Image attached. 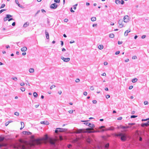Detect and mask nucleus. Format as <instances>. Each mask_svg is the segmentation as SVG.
Listing matches in <instances>:
<instances>
[{"label":"nucleus","mask_w":149,"mask_h":149,"mask_svg":"<svg viewBox=\"0 0 149 149\" xmlns=\"http://www.w3.org/2000/svg\"><path fill=\"white\" fill-rule=\"evenodd\" d=\"M21 143L18 145L19 148L21 149H30L31 145L26 142L24 143L23 144L22 141L21 140L20 141Z\"/></svg>","instance_id":"f257e3e1"},{"label":"nucleus","mask_w":149,"mask_h":149,"mask_svg":"<svg viewBox=\"0 0 149 149\" xmlns=\"http://www.w3.org/2000/svg\"><path fill=\"white\" fill-rule=\"evenodd\" d=\"M115 136H120V139L123 141H125L127 139V136L125 134L120 133L116 134Z\"/></svg>","instance_id":"f03ea898"},{"label":"nucleus","mask_w":149,"mask_h":149,"mask_svg":"<svg viewBox=\"0 0 149 149\" xmlns=\"http://www.w3.org/2000/svg\"><path fill=\"white\" fill-rule=\"evenodd\" d=\"M86 131L84 130L80 129H77L76 132V133L77 134H79L82 132H87L89 133H93L95 132V131H93L90 130V129L87 128L86 129Z\"/></svg>","instance_id":"7ed1b4c3"},{"label":"nucleus","mask_w":149,"mask_h":149,"mask_svg":"<svg viewBox=\"0 0 149 149\" xmlns=\"http://www.w3.org/2000/svg\"><path fill=\"white\" fill-rule=\"evenodd\" d=\"M42 140L40 139H35L33 141V145L35 144L39 145L41 143Z\"/></svg>","instance_id":"20e7f679"},{"label":"nucleus","mask_w":149,"mask_h":149,"mask_svg":"<svg viewBox=\"0 0 149 149\" xmlns=\"http://www.w3.org/2000/svg\"><path fill=\"white\" fill-rule=\"evenodd\" d=\"M65 129L63 128H57L55 131V132L58 133V132H61L64 131Z\"/></svg>","instance_id":"39448f33"},{"label":"nucleus","mask_w":149,"mask_h":149,"mask_svg":"<svg viewBox=\"0 0 149 149\" xmlns=\"http://www.w3.org/2000/svg\"><path fill=\"white\" fill-rule=\"evenodd\" d=\"M61 58L63 60L64 62H67L70 60V58H65L64 57L62 56L61 57Z\"/></svg>","instance_id":"423d86ee"},{"label":"nucleus","mask_w":149,"mask_h":149,"mask_svg":"<svg viewBox=\"0 0 149 149\" xmlns=\"http://www.w3.org/2000/svg\"><path fill=\"white\" fill-rule=\"evenodd\" d=\"M124 21L125 22L127 23L129 21V17L128 15L125 16L123 18Z\"/></svg>","instance_id":"0eeeda50"},{"label":"nucleus","mask_w":149,"mask_h":149,"mask_svg":"<svg viewBox=\"0 0 149 149\" xmlns=\"http://www.w3.org/2000/svg\"><path fill=\"white\" fill-rule=\"evenodd\" d=\"M123 22V20L122 19H120L118 21V23L119 24V27L120 28L123 27L124 26V25L122 24Z\"/></svg>","instance_id":"6e6552de"},{"label":"nucleus","mask_w":149,"mask_h":149,"mask_svg":"<svg viewBox=\"0 0 149 149\" xmlns=\"http://www.w3.org/2000/svg\"><path fill=\"white\" fill-rule=\"evenodd\" d=\"M57 5L56 3L52 4L50 6V8L51 9H55L57 8Z\"/></svg>","instance_id":"1a4fd4ad"},{"label":"nucleus","mask_w":149,"mask_h":149,"mask_svg":"<svg viewBox=\"0 0 149 149\" xmlns=\"http://www.w3.org/2000/svg\"><path fill=\"white\" fill-rule=\"evenodd\" d=\"M40 123L41 124H45L46 125H47L49 124V123L48 121H41Z\"/></svg>","instance_id":"9d476101"},{"label":"nucleus","mask_w":149,"mask_h":149,"mask_svg":"<svg viewBox=\"0 0 149 149\" xmlns=\"http://www.w3.org/2000/svg\"><path fill=\"white\" fill-rule=\"evenodd\" d=\"M45 33L46 35V38L47 39H49V35L47 31L46 30L45 31Z\"/></svg>","instance_id":"9b49d317"},{"label":"nucleus","mask_w":149,"mask_h":149,"mask_svg":"<svg viewBox=\"0 0 149 149\" xmlns=\"http://www.w3.org/2000/svg\"><path fill=\"white\" fill-rule=\"evenodd\" d=\"M149 125V124L148 123H143L141 124V126L142 127H144L145 126H148Z\"/></svg>","instance_id":"f8f14e48"},{"label":"nucleus","mask_w":149,"mask_h":149,"mask_svg":"<svg viewBox=\"0 0 149 149\" xmlns=\"http://www.w3.org/2000/svg\"><path fill=\"white\" fill-rule=\"evenodd\" d=\"M27 50V48L26 47H24L21 48V50L22 52H25Z\"/></svg>","instance_id":"ddd939ff"},{"label":"nucleus","mask_w":149,"mask_h":149,"mask_svg":"<svg viewBox=\"0 0 149 149\" xmlns=\"http://www.w3.org/2000/svg\"><path fill=\"white\" fill-rule=\"evenodd\" d=\"M130 30H126L125 33L124 35L125 36H127L128 33L130 32Z\"/></svg>","instance_id":"4468645a"},{"label":"nucleus","mask_w":149,"mask_h":149,"mask_svg":"<svg viewBox=\"0 0 149 149\" xmlns=\"http://www.w3.org/2000/svg\"><path fill=\"white\" fill-rule=\"evenodd\" d=\"M29 71L30 73H33L34 72V70L33 68H30L29 69Z\"/></svg>","instance_id":"2eb2a0df"},{"label":"nucleus","mask_w":149,"mask_h":149,"mask_svg":"<svg viewBox=\"0 0 149 149\" xmlns=\"http://www.w3.org/2000/svg\"><path fill=\"white\" fill-rule=\"evenodd\" d=\"M29 23L28 22H26L23 25V27H26L29 25Z\"/></svg>","instance_id":"dca6fc26"},{"label":"nucleus","mask_w":149,"mask_h":149,"mask_svg":"<svg viewBox=\"0 0 149 149\" xmlns=\"http://www.w3.org/2000/svg\"><path fill=\"white\" fill-rule=\"evenodd\" d=\"M120 127L121 128L125 129H127V128H129V126H124L121 125L120 126Z\"/></svg>","instance_id":"f3484780"},{"label":"nucleus","mask_w":149,"mask_h":149,"mask_svg":"<svg viewBox=\"0 0 149 149\" xmlns=\"http://www.w3.org/2000/svg\"><path fill=\"white\" fill-rule=\"evenodd\" d=\"M137 81V79L136 78H134V79H133L132 80V81L133 83H135Z\"/></svg>","instance_id":"a211bd4d"},{"label":"nucleus","mask_w":149,"mask_h":149,"mask_svg":"<svg viewBox=\"0 0 149 149\" xmlns=\"http://www.w3.org/2000/svg\"><path fill=\"white\" fill-rule=\"evenodd\" d=\"M114 37V35L113 33H111L109 34V37L111 38H113Z\"/></svg>","instance_id":"6ab92c4d"},{"label":"nucleus","mask_w":149,"mask_h":149,"mask_svg":"<svg viewBox=\"0 0 149 149\" xmlns=\"http://www.w3.org/2000/svg\"><path fill=\"white\" fill-rule=\"evenodd\" d=\"M88 126L92 129L95 127V125L91 123V125H89Z\"/></svg>","instance_id":"aec40b11"},{"label":"nucleus","mask_w":149,"mask_h":149,"mask_svg":"<svg viewBox=\"0 0 149 149\" xmlns=\"http://www.w3.org/2000/svg\"><path fill=\"white\" fill-rule=\"evenodd\" d=\"M96 18L95 17H93L91 18V19L92 21H94L96 20Z\"/></svg>","instance_id":"412c9836"},{"label":"nucleus","mask_w":149,"mask_h":149,"mask_svg":"<svg viewBox=\"0 0 149 149\" xmlns=\"http://www.w3.org/2000/svg\"><path fill=\"white\" fill-rule=\"evenodd\" d=\"M103 48V46L102 45H99L98 46V48L100 49H101Z\"/></svg>","instance_id":"4be33fe9"},{"label":"nucleus","mask_w":149,"mask_h":149,"mask_svg":"<svg viewBox=\"0 0 149 149\" xmlns=\"http://www.w3.org/2000/svg\"><path fill=\"white\" fill-rule=\"evenodd\" d=\"M108 128L109 130H113L114 129V127H109Z\"/></svg>","instance_id":"5701e85b"},{"label":"nucleus","mask_w":149,"mask_h":149,"mask_svg":"<svg viewBox=\"0 0 149 149\" xmlns=\"http://www.w3.org/2000/svg\"><path fill=\"white\" fill-rule=\"evenodd\" d=\"M33 95L34 97H36L38 96V94L36 92H34L33 93Z\"/></svg>","instance_id":"b1692460"},{"label":"nucleus","mask_w":149,"mask_h":149,"mask_svg":"<svg viewBox=\"0 0 149 149\" xmlns=\"http://www.w3.org/2000/svg\"><path fill=\"white\" fill-rule=\"evenodd\" d=\"M109 143H108L106 144L105 145V149H107L109 148Z\"/></svg>","instance_id":"393cba45"},{"label":"nucleus","mask_w":149,"mask_h":149,"mask_svg":"<svg viewBox=\"0 0 149 149\" xmlns=\"http://www.w3.org/2000/svg\"><path fill=\"white\" fill-rule=\"evenodd\" d=\"M12 15H9V14H7L6 15V17H7V18H8V19H9L10 17H12Z\"/></svg>","instance_id":"a878e982"},{"label":"nucleus","mask_w":149,"mask_h":149,"mask_svg":"<svg viewBox=\"0 0 149 149\" xmlns=\"http://www.w3.org/2000/svg\"><path fill=\"white\" fill-rule=\"evenodd\" d=\"M115 3L117 4H118L120 3V1L119 0H116L115 1Z\"/></svg>","instance_id":"bb28decb"},{"label":"nucleus","mask_w":149,"mask_h":149,"mask_svg":"<svg viewBox=\"0 0 149 149\" xmlns=\"http://www.w3.org/2000/svg\"><path fill=\"white\" fill-rule=\"evenodd\" d=\"M12 79H13V80L15 81H17V77H13L12 78Z\"/></svg>","instance_id":"cd10ccee"},{"label":"nucleus","mask_w":149,"mask_h":149,"mask_svg":"<svg viewBox=\"0 0 149 149\" xmlns=\"http://www.w3.org/2000/svg\"><path fill=\"white\" fill-rule=\"evenodd\" d=\"M84 124L86 125L89 126V125H91V123L88 122L85 123Z\"/></svg>","instance_id":"c85d7f7f"},{"label":"nucleus","mask_w":149,"mask_h":149,"mask_svg":"<svg viewBox=\"0 0 149 149\" xmlns=\"http://www.w3.org/2000/svg\"><path fill=\"white\" fill-rule=\"evenodd\" d=\"M40 10H38L37 11V12L35 14V15L34 16V17H36V15H37L38 14L39 12H40Z\"/></svg>","instance_id":"c756f323"},{"label":"nucleus","mask_w":149,"mask_h":149,"mask_svg":"<svg viewBox=\"0 0 149 149\" xmlns=\"http://www.w3.org/2000/svg\"><path fill=\"white\" fill-rule=\"evenodd\" d=\"M20 89H21V90L22 91H25V88H24V87H21V88Z\"/></svg>","instance_id":"7c9ffc66"},{"label":"nucleus","mask_w":149,"mask_h":149,"mask_svg":"<svg viewBox=\"0 0 149 149\" xmlns=\"http://www.w3.org/2000/svg\"><path fill=\"white\" fill-rule=\"evenodd\" d=\"M56 87V86L55 85H52L50 87V89H52L53 88H55Z\"/></svg>","instance_id":"2f4dec72"},{"label":"nucleus","mask_w":149,"mask_h":149,"mask_svg":"<svg viewBox=\"0 0 149 149\" xmlns=\"http://www.w3.org/2000/svg\"><path fill=\"white\" fill-rule=\"evenodd\" d=\"M50 143L53 145H54L55 144V141H50Z\"/></svg>","instance_id":"473e14b6"},{"label":"nucleus","mask_w":149,"mask_h":149,"mask_svg":"<svg viewBox=\"0 0 149 149\" xmlns=\"http://www.w3.org/2000/svg\"><path fill=\"white\" fill-rule=\"evenodd\" d=\"M5 6V5L4 4H2L1 7H0V8H3Z\"/></svg>","instance_id":"72a5a7b5"},{"label":"nucleus","mask_w":149,"mask_h":149,"mask_svg":"<svg viewBox=\"0 0 149 149\" xmlns=\"http://www.w3.org/2000/svg\"><path fill=\"white\" fill-rule=\"evenodd\" d=\"M48 139V137L47 136V135H45V138H43V139H45V140H47Z\"/></svg>","instance_id":"f704fd0d"},{"label":"nucleus","mask_w":149,"mask_h":149,"mask_svg":"<svg viewBox=\"0 0 149 149\" xmlns=\"http://www.w3.org/2000/svg\"><path fill=\"white\" fill-rule=\"evenodd\" d=\"M14 114L17 116H18L19 115V113L18 112H16Z\"/></svg>","instance_id":"c9c22d12"},{"label":"nucleus","mask_w":149,"mask_h":149,"mask_svg":"<svg viewBox=\"0 0 149 149\" xmlns=\"http://www.w3.org/2000/svg\"><path fill=\"white\" fill-rule=\"evenodd\" d=\"M4 138L0 136V142L4 140Z\"/></svg>","instance_id":"e433bc0d"},{"label":"nucleus","mask_w":149,"mask_h":149,"mask_svg":"<svg viewBox=\"0 0 149 149\" xmlns=\"http://www.w3.org/2000/svg\"><path fill=\"white\" fill-rule=\"evenodd\" d=\"M109 130H108V128H105V129H102V131L103 132H104V131H108Z\"/></svg>","instance_id":"4c0bfd02"},{"label":"nucleus","mask_w":149,"mask_h":149,"mask_svg":"<svg viewBox=\"0 0 149 149\" xmlns=\"http://www.w3.org/2000/svg\"><path fill=\"white\" fill-rule=\"evenodd\" d=\"M75 82L77 83H78L80 81V79H77L75 80Z\"/></svg>","instance_id":"58836bf2"},{"label":"nucleus","mask_w":149,"mask_h":149,"mask_svg":"<svg viewBox=\"0 0 149 149\" xmlns=\"http://www.w3.org/2000/svg\"><path fill=\"white\" fill-rule=\"evenodd\" d=\"M20 85L22 86H23L24 85V83L23 82L20 83Z\"/></svg>","instance_id":"ea45409f"},{"label":"nucleus","mask_w":149,"mask_h":149,"mask_svg":"<svg viewBox=\"0 0 149 149\" xmlns=\"http://www.w3.org/2000/svg\"><path fill=\"white\" fill-rule=\"evenodd\" d=\"M59 139L60 140H61H61H63V139L62 136H59Z\"/></svg>","instance_id":"a19ab883"},{"label":"nucleus","mask_w":149,"mask_h":149,"mask_svg":"<svg viewBox=\"0 0 149 149\" xmlns=\"http://www.w3.org/2000/svg\"><path fill=\"white\" fill-rule=\"evenodd\" d=\"M6 9H2L1 10H0V14L2 13V12L4 11H6Z\"/></svg>","instance_id":"79ce46f5"},{"label":"nucleus","mask_w":149,"mask_h":149,"mask_svg":"<svg viewBox=\"0 0 149 149\" xmlns=\"http://www.w3.org/2000/svg\"><path fill=\"white\" fill-rule=\"evenodd\" d=\"M54 2L56 3H59L60 2V0H54Z\"/></svg>","instance_id":"37998d69"},{"label":"nucleus","mask_w":149,"mask_h":149,"mask_svg":"<svg viewBox=\"0 0 149 149\" xmlns=\"http://www.w3.org/2000/svg\"><path fill=\"white\" fill-rule=\"evenodd\" d=\"M137 117V116H136L135 115H132L131 116V118H136Z\"/></svg>","instance_id":"c03bdc74"},{"label":"nucleus","mask_w":149,"mask_h":149,"mask_svg":"<svg viewBox=\"0 0 149 149\" xmlns=\"http://www.w3.org/2000/svg\"><path fill=\"white\" fill-rule=\"evenodd\" d=\"M90 89L92 91H93L94 90V88L93 86H91L90 88Z\"/></svg>","instance_id":"a18cd8bd"},{"label":"nucleus","mask_w":149,"mask_h":149,"mask_svg":"<svg viewBox=\"0 0 149 149\" xmlns=\"http://www.w3.org/2000/svg\"><path fill=\"white\" fill-rule=\"evenodd\" d=\"M8 18H7V17H5L4 18V21L5 22L7 20H8Z\"/></svg>","instance_id":"49530a36"},{"label":"nucleus","mask_w":149,"mask_h":149,"mask_svg":"<svg viewBox=\"0 0 149 149\" xmlns=\"http://www.w3.org/2000/svg\"><path fill=\"white\" fill-rule=\"evenodd\" d=\"M120 53V52L119 51H118L116 52L115 54L116 55H118Z\"/></svg>","instance_id":"de8ad7c7"},{"label":"nucleus","mask_w":149,"mask_h":149,"mask_svg":"<svg viewBox=\"0 0 149 149\" xmlns=\"http://www.w3.org/2000/svg\"><path fill=\"white\" fill-rule=\"evenodd\" d=\"M70 113H72L73 112V110H69L68 111Z\"/></svg>","instance_id":"09e8293b"},{"label":"nucleus","mask_w":149,"mask_h":149,"mask_svg":"<svg viewBox=\"0 0 149 149\" xmlns=\"http://www.w3.org/2000/svg\"><path fill=\"white\" fill-rule=\"evenodd\" d=\"M19 7H20L21 8H23V6H22L21 5H20L19 3H18V4L17 5Z\"/></svg>","instance_id":"8fccbe9b"},{"label":"nucleus","mask_w":149,"mask_h":149,"mask_svg":"<svg viewBox=\"0 0 149 149\" xmlns=\"http://www.w3.org/2000/svg\"><path fill=\"white\" fill-rule=\"evenodd\" d=\"M149 119V118H147L146 119H142V121H146L148 120Z\"/></svg>","instance_id":"3c124183"},{"label":"nucleus","mask_w":149,"mask_h":149,"mask_svg":"<svg viewBox=\"0 0 149 149\" xmlns=\"http://www.w3.org/2000/svg\"><path fill=\"white\" fill-rule=\"evenodd\" d=\"M70 11L71 12H72V13H74V11L73 10H72V8H70Z\"/></svg>","instance_id":"603ef678"},{"label":"nucleus","mask_w":149,"mask_h":149,"mask_svg":"<svg viewBox=\"0 0 149 149\" xmlns=\"http://www.w3.org/2000/svg\"><path fill=\"white\" fill-rule=\"evenodd\" d=\"M13 20V18H9L8 19V20L9 22H10V21H11L12 20Z\"/></svg>","instance_id":"864d4df0"},{"label":"nucleus","mask_w":149,"mask_h":149,"mask_svg":"<svg viewBox=\"0 0 149 149\" xmlns=\"http://www.w3.org/2000/svg\"><path fill=\"white\" fill-rule=\"evenodd\" d=\"M146 37V35H143L141 36V38L142 39H144V38H145Z\"/></svg>","instance_id":"5fc2aeb1"},{"label":"nucleus","mask_w":149,"mask_h":149,"mask_svg":"<svg viewBox=\"0 0 149 149\" xmlns=\"http://www.w3.org/2000/svg\"><path fill=\"white\" fill-rule=\"evenodd\" d=\"M137 58V57L136 56H133L132 57V58L133 59H136Z\"/></svg>","instance_id":"6e6d98bb"},{"label":"nucleus","mask_w":149,"mask_h":149,"mask_svg":"<svg viewBox=\"0 0 149 149\" xmlns=\"http://www.w3.org/2000/svg\"><path fill=\"white\" fill-rule=\"evenodd\" d=\"M68 19H65L64 21V22H68Z\"/></svg>","instance_id":"4d7b16f0"},{"label":"nucleus","mask_w":149,"mask_h":149,"mask_svg":"<svg viewBox=\"0 0 149 149\" xmlns=\"http://www.w3.org/2000/svg\"><path fill=\"white\" fill-rule=\"evenodd\" d=\"M133 88V86H129V89H132Z\"/></svg>","instance_id":"13d9d810"},{"label":"nucleus","mask_w":149,"mask_h":149,"mask_svg":"<svg viewBox=\"0 0 149 149\" xmlns=\"http://www.w3.org/2000/svg\"><path fill=\"white\" fill-rule=\"evenodd\" d=\"M83 94L85 95H86L87 94V93L86 92H84L83 93Z\"/></svg>","instance_id":"bf43d9fd"},{"label":"nucleus","mask_w":149,"mask_h":149,"mask_svg":"<svg viewBox=\"0 0 149 149\" xmlns=\"http://www.w3.org/2000/svg\"><path fill=\"white\" fill-rule=\"evenodd\" d=\"M15 2L17 4H18V3H19V1L18 0H15Z\"/></svg>","instance_id":"052dcab7"},{"label":"nucleus","mask_w":149,"mask_h":149,"mask_svg":"<svg viewBox=\"0 0 149 149\" xmlns=\"http://www.w3.org/2000/svg\"><path fill=\"white\" fill-rule=\"evenodd\" d=\"M124 1L123 0H121V4L122 5H123L124 4Z\"/></svg>","instance_id":"680f3d73"},{"label":"nucleus","mask_w":149,"mask_h":149,"mask_svg":"<svg viewBox=\"0 0 149 149\" xmlns=\"http://www.w3.org/2000/svg\"><path fill=\"white\" fill-rule=\"evenodd\" d=\"M122 119V117H120L118 118L117 119L118 120H121Z\"/></svg>","instance_id":"e2e57ef3"},{"label":"nucleus","mask_w":149,"mask_h":149,"mask_svg":"<svg viewBox=\"0 0 149 149\" xmlns=\"http://www.w3.org/2000/svg\"><path fill=\"white\" fill-rule=\"evenodd\" d=\"M41 11L42 13H46V11L44 9H42L41 10Z\"/></svg>","instance_id":"0e129e2a"},{"label":"nucleus","mask_w":149,"mask_h":149,"mask_svg":"<svg viewBox=\"0 0 149 149\" xmlns=\"http://www.w3.org/2000/svg\"><path fill=\"white\" fill-rule=\"evenodd\" d=\"M10 123V122H6V123H5V125L6 126H7L8 125L9 123Z\"/></svg>","instance_id":"69168bd1"},{"label":"nucleus","mask_w":149,"mask_h":149,"mask_svg":"<svg viewBox=\"0 0 149 149\" xmlns=\"http://www.w3.org/2000/svg\"><path fill=\"white\" fill-rule=\"evenodd\" d=\"M39 106V104H38L37 105H35V107L36 108H37Z\"/></svg>","instance_id":"338daca9"},{"label":"nucleus","mask_w":149,"mask_h":149,"mask_svg":"<svg viewBox=\"0 0 149 149\" xmlns=\"http://www.w3.org/2000/svg\"><path fill=\"white\" fill-rule=\"evenodd\" d=\"M104 65H107L108 64V63L107 62H104Z\"/></svg>","instance_id":"774afa93"}]
</instances>
